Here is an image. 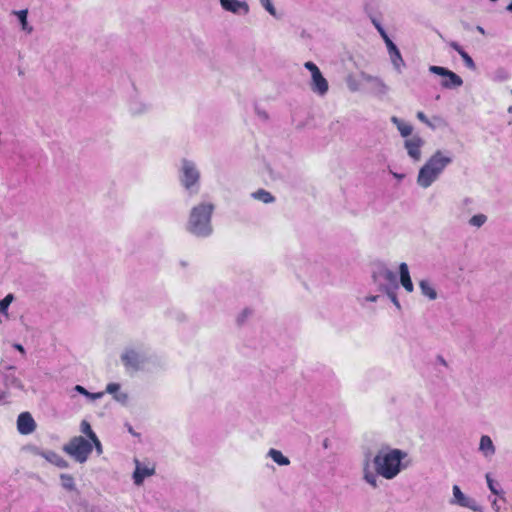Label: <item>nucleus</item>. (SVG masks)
<instances>
[{"mask_svg":"<svg viewBox=\"0 0 512 512\" xmlns=\"http://www.w3.org/2000/svg\"><path fill=\"white\" fill-rule=\"evenodd\" d=\"M419 288L421 294L429 300H436L438 297L437 291L433 283L428 279H422L419 281Z\"/></svg>","mask_w":512,"mask_h":512,"instance_id":"4be33fe9","label":"nucleus"},{"mask_svg":"<svg viewBox=\"0 0 512 512\" xmlns=\"http://www.w3.org/2000/svg\"><path fill=\"white\" fill-rule=\"evenodd\" d=\"M472 203H473V199H472V198H469V197H466V198H464V199L462 200L461 205H462L463 207H465V206H469V205H471Z\"/></svg>","mask_w":512,"mask_h":512,"instance_id":"79ce46f5","label":"nucleus"},{"mask_svg":"<svg viewBox=\"0 0 512 512\" xmlns=\"http://www.w3.org/2000/svg\"><path fill=\"white\" fill-rule=\"evenodd\" d=\"M417 118L423 122L424 124H426L427 126L431 127V128H434V126L431 124L430 120L427 118V116L422 112V111H419L417 112Z\"/></svg>","mask_w":512,"mask_h":512,"instance_id":"58836bf2","label":"nucleus"},{"mask_svg":"<svg viewBox=\"0 0 512 512\" xmlns=\"http://www.w3.org/2000/svg\"><path fill=\"white\" fill-rule=\"evenodd\" d=\"M61 485L64 489L73 491L75 490L74 478L69 474H61Z\"/></svg>","mask_w":512,"mask_h":512,"instance_id":"7c9ffc66","label":"nucleus"},{"mask_svg":"<svg viewBox=\"0 0 512 512\" xmlns=\"http://www.w3.org/2000/svg\"><path fill=\"white\" fill-rule=\"evenodd\" d=\"M127 109L131 116L139 117L147 114L151 110V105L138 93H135L130 96Z\"/></svg>","mask_w":512,"mask_h":512,"instance_id":"9b49d317","label":"nucleus"},{"mask_svg":"<svg viewBox=\"0 0 512 512\" xmlns=\"http://www.w3.org/2000/svg\"><path fill=\"white\" fill-rule=\"evenodd\" d=\"M260 5L274 18H278L274 0H259Z\"/></svg>","mask_w":512,"mask_h":512,"instance_id":"2f4dec72","label":"nucleus"},{"mask_svg":"<svg viewBox=\"0 0 512 512\" xmlns=\"http://www.w3.org/2000/svg\"><path fill=\"white\" fill-rule=\"evenodd\" d=\"M267 455L280 466H287L290 464V460L284 456L280 450L271 448Z\"/></svg>","mask_w":512,"mask_h":512,"instance_id":"a878e982","label":"nucleus"},{"mask_svg":"<svg viewBox=\"0 0 512 512\" xmlns=\"http://www.w3.org/2000/svg\"><path fill=\"white\" fill-rule=\"evenodd\" d=\"M80 431L86 435V437L88 438V440L94 438L96 435V433L92 430L91 428V425L88 421L86 420H82L81 423H80Z\"/></svg>","mask_w":512,"mask_h":512,"instance_id":"473e14b6","label":"nucleus"},{"mask_svg":"<svg viewBox=\"0 0 512 512\" xmlns=\"http://www.w3.org/2000/svg\"><path fill=\"white\" fill-rule=\"evenodd\" d=\"M393 176L398 179V180H402L405 175L404 174H399V173H393Z\"/></svg>","mask_w":512,"mask_h":512,"instance_id":"de8ad7c7","label":"nucleus"},{"mask_svg":"<svg viewBox=\"0 0 512 512\" xmlns=\"http://www.w3.org/2000/svg\"><path fill=\"white\" fill-rule=\"evenodd\" d=\"M34 454L45 458L48 462L54 464L59 468H67L68 462L54 451H43L38 448L34 449Z\"/></svg>","mask_w":512,"mask_h":512,"instance_id":"a211bd4d","label":"nucleus"},{"mask_svg":"<svg viewBox=\"0 0 512 512\" xmlns=\"http://www.w3.org/2000/svg\"><path fill=\"white\" fill-rule=\"evenodd\" d=\"M429 71L433 74L444 77L441 82V86L443 88L455 89L463 85L462 78L445 67L432 65L429 67Z\"/></svg>","mask_w":512,"mask_h":512,"instance_id":"9d476101","label":"nucleus"},{"mask_svg":"<svg viewBox=\"0 0 512 512\" xmlns=\"http://www.w3.org/2000/svg\"><path fill=\"white\" fill-rule=\"evenodd\" d=\"M256 112H257L259 117H261L263 119H267L268 118V114L265 111H262L260 109H256Z\"/></svg>","mask_w":512,"mask_h":512,"instance_id":"37998d69","label":"nucleus"},{"mask_svg":"<svg viewBox=\"0 0 512 512\" xmlns=\"http://www.w3.org/2000/svg\"><path fill=\"white\" fill-rule=\"evenodd\" d=\"M491 505H492V507H493L496 511H498V510H499V507H498V505H497V500H496V499H494V500L492 501Z\"/></svg>","mask_w":512,"mask_h":512,"instance_id":"8fccbe9b","label":"nucleus"},{"mask_svg":"<svg viewBox=\"0 0 512 512\" xmlns=\"http://www.w3.org/2000/svg\"><path fill=\"white\" fill-rule=\"evenodd\" d=\"M387 50L391 59V62L394 66V68L401 73L402 68L405 66V62L402 58V55L397 48V46L394 44V42L391 39H387Z\"/></svg>","mask_w":512,"mask_h":512,"instance_id":"dca6fc26","label":"nucleus"},{"mask_svg":"<svg viewBox=\"0 0 512 512\" xmlns=\"http://www.w3.org/2000/svg\"><path fill=\"white\" fill-rule=\"evenodd\" d=\"M452 494L449 504L467 508L474 512H484V509L479 502L475 498L464 494L458 485H453Z\"/></svg>","mask_w":512,"mask_h":512,"instance_id":"1a4fd4ad","label":"nucleus"},{"mask_svg":"<svg viewBox=\"0 0 512 512\" xmlns=\"http://www.w3.org/2000/svg\"><path fill=\"white\" fill-rule=\"evenodd\" d=\"M7 398V394L5 392H0V403H3Z\"/></svg>","mask_w":512,"mask_h":512,"instance_id":"49530a36","label":"nucleus"},{"mask_svg":"<svg viewBox=\"0 0 512 512\" xmlns=\"http://www.w3.org/2000/svg\"><path fill=\"white\" fill-rule=\"evenodd\" d=\"M223 10L235 15L245 16L250 12L249 4L242 0H219Z\"/></svg>","mask_w":512,"mask_h":512,"instance_id":"ddd939ff","label":"nucleus"},{"mask_svg":"<svg viewBox=\"0 0 512 512\" xmlns=\"http://www.w3.org/2000/svg\"><path fill=\"white\" fill-rule=\"evenodd\" d=\"M478 451L487 460H491L493 458L496 453V447L489 435L481 436Z\"/></svg>","mask_w":512,"mask_h":512,"instance_id":"f3484780","label":"nucleus"},{"mask_svg":"<svg viewBox=\"0 0 512 512\" xmlns=\"http://www.w3.org/2000/svg\"><path fill=\"white\" fill-rule=\"evenodd\" d=\"M506 10L512 12V0L511 3L506 7Z\"/></svg>","mask_w":512,"mask_h":512,"instance_id":"3c124183","label":"nucleus"},{"mask_svg":"<svg viewBox=\"0 0 512 512\" xmlns=\"http://www.w3.org/2000/svg\"><path fill=\"white\" fill-rule=\"evenodd\" d=\"M478 30H479V32H482V33L484 32L483 28H481V27H478Z\"/></svg>","mask_w":512,"mask_h":512,"instance_id":"864d4df0","label":"nucleus"},{"mask_svg":"<svg viewBox=\"0 0 512 512\" xmlns=\"http://www.w3.org/2000/svg\"><path fill=\"white\" fill-rule=\"evenodd\" d=\"M391 122L397 127L401 136L408 137L411 135L413 127L409 123L401 120L396 116L391 117Z\"/></svg>","mask_w":512,"mask_h":512,"instance_id":"b1692460","label":"nucleus"},{"mask_svg":"<svg viewBox=\"0 0 512 512\" xmlns=\"http://www.w3.org/2000/svg\"><path fill=\"white\" fill-rule=\"evenodd\" d=\"M14 14L18 18V20H19V22L21 24L22 30L25 31L26 33L30 34L33 31V28H32V26H30L28 24V21H27L28 12H27V10L15 11Z\"/></svg>","mask_w":512,"mask_h":512,"instance_id":"bb28decb","label":"nucleus"},{"mask_svg":"<svg viewBox=\"0 0 512 512\" xmlns=\"http://www.w3.org/2000/svg\"><path fill=\"white\" fill-rule=\"evenodd\" d=\"M375 26H376L378 32L380 33V35L382 36V38L384 39L385 44H387V39H390V38L387 35L386 31L383 29V27L380 24H375Z\"/></svg>","mask_w":512,"mask_h":512,"instance_id":"ea45409f","label":"nucleus"},{"mask_svg":"<svg viewBox=\"0 0 512 512\" xmlns=\"http://www.w3.org/2000/svg\"><path fill=\"white\" fill-rule=\"evenodd\" d=\"M379 299L378 295H370L365 298L366 301L369 302H376Z\"/></svg>","mask_w":512,"mask_h":512,"instance_id":"c03bdc74","label":"nucleus"},{"mask_svg":"<svg viewBox=\"0 0 512 512\" xmlns=\"http://www.w3.org/2000/svg\"><path fill=\"white\" fill-rule=\"evenodd\" d=\"M485 479L489 490L494 495L501 496L503 494V490L501 489L500 484L492 478L490 473H486Z\"/></svg>","mask_w":512,"mask_h":512,"instance_id":"cd10ccee","label":"nucleus"},{"mask_svg":"<svg viewBox=\"0 0 512 512\" xmlns=\"http://www.w3.org/2000/svg\"><path fill=\"white\" fill-rule=\"evenodd\" d=\"M425 141L418 135H414L404 142V147L409 157L414 161L418 162L421 160L422 152L421 149L424 146Z\"/></svg>","mask_w":512,"mask_h":512,"instance_id":"f8f14e48","label":"nucleus"},{"mask_svg":"<svg viewBox=\"0 0 512 512\" xmlns=\"http://www.w3.org/2000/svg\"><path fill=\"white\" fill-rule=\"evenodd\" d=\"M74 390L77 391L78 393L84 395L85 397L89 398L90 400H97V399H100L104 396V393L105 392H97V393H91L89 392L88 390H86L83 386L81 385H76L74 387Z\"/></svg>","mask_w":512,"mask_h":512,"instance_id":"c85d7f7f","label":"nucleus"},{"mask_svg":"<svg viewBox=\"0 0 512 512\" xmlns=\"http://www.w3.org/2000/svg\"><path fill=\"white\" fill-rule=\"evenodd\" d=\"M507 111H508L509 113H512V106H509V107H508V109H507Z\"/></svg>","mask_w":512,"mask_h":512,"instance_id":"603ef678","label":"nucleus"},{"mask_svg":"<svg viewBox=\"0 0 512 512\" xmlns=\"http://www.w3.org/2000/svg\"><path fill=\"white\" fill-rule=\"evenodd\" d=\"M90 442L92 443V446L95 448L97 455H101L103 453V447L102 444L97 436L90 439Z\"/></svg>","mask_w":512,"mask_h":512,"instance_id":"4c0bfd02","label":"nucleus"},{"mask_svg":"<svg viewBox=\"0 0 512 512\" xmlns=\"http://www.w3.org/2000/svg\"><path fill=\"white\" fill-rule=\"evenodd\" d=\"M63 451L82 464L88 460L93 446L90 440L83 436H74L63 446Z\"/></svg>","mask_w":512,"mask_h":512,"instance_id":"39448f33","label":"nucleus"},{"mask_svg":"<svg viewBox=\"0 0 512 512\" xmlns=\"http://www.w3.org/2000/svg\"><path fill=\"white\" fill-rule=\"evenodd\" d=\"M304 67L311 73L310 88L312 92L319 96L326 95L329 90V84L322 75L318 66L311 61H307L305 62Z\"/></svg>","mask_w":512,"mask_h":512,"instance_id":"6e6552de","label":"nucleus"},{"mask_svg":"<svg viewBox=\"0 0 512 512\" xmlns=\"http://www.w3.org/2000/svg\"><path fill=\"white\" fill-rule=\"evenodd\" d=\"M121 362L127 371H139L148 361V355L143 347H127L121 354Z\"/></svg>","mask_w":512,"mask_h":512,"instance_id":"0eeeda50","label":"nucleus"},{"mask_svg":"<svg viewBox=\"0 0 512 512\" xmlns=\"http://www.w3.org/2000/svg\"><path fill=\"white\" fill-rule=\"evenodd\" d=\"M36 428V423L30 413L23 412L18 416L17 429L20 434L28 435L31 434Z\"/></svg>","mask_w":512,"mask_h":512,"instance_id":"2eb2a0df","label":"nucleus"},{"mask_svg":"<svg viewBox=\"0 0 512 512\" xmlns=\"http://www.w3.org/2000/svg\"><path fill=\"white\" fill-rule=\"evenodd\" d=\"M487 219L488 218L485 214L480 213L472 216L468 223L472 227L480 228L487 222Z\"/></svg>","mask_w":512,"mask_h":512,"instance_id":"c756f323","label":"nucleus"},{"mask_svg":"<svg viewBox=\"0 0 512 512\" xmlns=\"http://www.w3.org/2000/svg\"><path fill=\"white\" fill-rule=\"evenodd\" d=\"M363 77L367 82L373 83V89H374L375 93H377L379 95H385L388 92L389 88L383 82L382 79L375 77V76H371V75H364Z\"/></svg>","mask_w":512,"mask_h":512,"instance_id":"5701e85b","label":"nucleus"},{"mask_svg":"<svg viewBox=\"0 0 512 512\" xmlns=\"http://www.w3.org/2000/svg\"><path fill=\"white\" fill-rule=\"evenodd\" d=\"M509 78V74L504 69H498L493 76V79L498 82L506 81Z\"/></svg>","mask_w":512,"mask_h":512,"instance_id":"e433bc0d","label":"nucleus"},{"mask_svg":"<svg viewBox=\"0 0 512 512\" xmlns=\"http://www.w3.org/2000/svg\"><path fill=\"white\" fill-rule=\"evenodd\" d=\"M372 281L378 290L385 293L392 289H399L397 275L384 264H378L373 268Z\"/></svg>","mask_w":512,"mask_h":512,"instance_id":"423d86ee","label":"nucleus"},{"mask_svg":"<svg viewBox=\"0 0 512 512\" xmlns=\"http://www.w3.org/2000/svg\"><path fill=\"white\" fill-rule=\"evenodd\" d=\"M452 162L453 157L449 151L437 150L420 168L417 176V184L421 188L427 189L439 179L446 167Z\"/></svg>","mask_w":512,"mask_h":512,"instance_id":"f03ea898","label":"nucleus"},{"mask_svg":"<svg viewBox=\"0 0 512 512\" xmlns=\"http://www.w3.org/2000/svg\"><path fill=\"white\" fill-rule=\"evenodd\" d=\"M251 197L265 204H270L275 201V197L265 189H258L251 194Z\"/></svg>","mask_w":512,"mask_h":512,"instance_id":"393cba45","label":"nucleus"},{"mask_svg":"<svg viewBox=\"0 0 512 512\" xmlns=\"http://www.w3.org/2000/svg\"><path fill=\"white\" fill-rule=\"evenodd\" d=\"M511 93H512V89H511Z\"/></svg>","mask_w":512,"mask_h":512,"instance_id":"5fc2aeb1","label":"nucleus"},{"mask_svg":"<svg viewBox=\"0 0 512 512\" xmlns=\"http://www.w3.org/2000/svg\"><path fill=\"white\" fill-rule=\"evenodd\" d=\"M214 205L210 202H202L195 205L189 214L186 229L192 235L199 238L209 237L213 232L211 217Z\"/></svg>","mask_w":512,"mask_h":512,"instance_id":"7ed1b4c3","label":"nucleus"},{"mask_svg":"<svg viewBox=\"0 0 512 512\" xmlns=\"http://www.w3.org/2000/svg\"><path fill=\"white\" fill-rule=\"evenodd\" d=\"M407 458L408 453L404 450L382 446L374 457L370 453L364 455L362 479L371 488L377 489L380 486L379 477L392 480L408 467Z\"/></svg>","mask_w":512,"mask_h":512,"instance_id":"f257e3e1","label":"nucleus"},{"mask_svg":"<svg viewBox=\"0 0 512 512\" xmlns=\"http://www.w3.org/2000/svg\"><path fill=\"white\" fill-rule=\"evenodd\" d=\"M14 348L20 351L22 354L25 353L24 347L21 344H14Z\"/></svg>","mask_w":512,"mask_h":512,"instance_id":"a18cd8bd","label":"nucleus"},{"mask_svg":"<svg viewBox=\"0 0 512 512\" xmlns=\"http://www.w3.org/2000/svg\"><path fill=\"white\" fill-rule=\"evenodd\" d=\"M4 384L7 387L24 389L22 381L15 375L14 367H9L3 375Z\"/></svg>","mask_w":512,"mask_h":512,"instance_id":"aec40b11","label":"nucleus"},{"mask_svg":"<svg viewBox=\"0 0 512 512\" xmlns=\"http://www.w3.org/2000/svg\"><path fill=\"white\" fill-rule=\"evenodd\" d=\"M348 86H349V89L351 91H356L357 90V86L354 83L349 82Z\"/></svg>","mask_w":512,"mask_h":512,"instance_id":"09e8293b","label":"nucleus"},{"mask_svg":"<svg viewBox=\"0 0 512 512\" xmlns=\"http://www.w3.org/2000/svg\"><path fill=\"white\" fill-rule=\"evenodd\" d=\"M397 290L398 289H392V290H389V291L385 292V294L391 300V302L396 307V309L397 310H401V304H400V302L398 300V297H397Z\"/></svg>","mask_w":512,"mask_h":512,"instance_id":"f704fd0d","label":"nucleus"},{"mask_svg":"<svg viewBox=\"0 0 512 512\" xmlns=\"http://www.w3.org/2000/svg\"><path fill=\"white\" fill-rule=\"evenodd\" d=\"M460 56L463 59L465 65L469 69L474 70L476 68L475 62L473 61V59L470 57V55L466 51L460 52Z\"/></svg>","mask_w":512,"mask_h":512,"instance_id":"c9c22d12","label":"nucleus"},{"mask_svg":"<svg viewBox=\"0 0 512 512\" xmlns=\"http://www.w3.org/2000/svg\"><path fill=\"white\" fill-rule=\"evenodd\" d=\"M399 281L408 293H412L414 291V285L410 277L409 268L405 262L399 265Z\"/></svg>","mask_w":512,"mask_h":512,"instance_id":"6ab92c4d","label":"nucleus"},{"mask_svg":"<svg viewBox=\"0 0 512 512\" xmlns=\"http://www.w3.org/2000/svg\"><path fill=\"white\" fill-rule=\"evenodd\" d=\"M180 185L189 195H196L201 187V172L197 164L189 159H182L179 167Z\"/></svg>","mask_w":512,"mask_h":512,"instance_id":"20e7f679","label":"nucleus"},{"mask_svg":"<svg viewBox=\"0 0 512 512\" xmlns=\"http://www.w3.org/2000/svg\"><path fill=\"white\" fill-rule=\"evenodd\" d=\"M449 46L454 49L459 55H460V52H464L465 50L455 41H451L449 43Z\"/></svg>","mask_w":512,"mask_h":512,"instance_id":"a19ab883","label":"nucleus"},{"mask_svg":"<svg viewBox=\"0 0 512 512\" xmlns=\"http://www.w3.org/2000/svg\"><path fill=\"white\" fill-rule=\"evenodd\" d=\"M168 315H169V317H171L172 319H175L178 322H184L187 319L186 314L176 308L170 309L168 311Z\"/></svg>","mask_w":512,"mask_h":512,"instance_id":"72a5a7b5","label":"nucleus"},{"mask_svg":"<svg viewBox=\"0 0 512 512\" xmlns=\"http://www.w3.org/2000/svg\"><path fill=\"white\" fill-rule=\"evenodd\" d=\"M105 392L113 395L115 401L125 404L128 401V394L120 391V384L108 383Z\"/></svg>","mask_w":512,"mask_h":512,"instance_id":"412c9836","label":"nucleus"},{"mask_svg":"<svg viewBox=\"0 0 512 512\" xmlns=\"http://www.w3.org/2000/svg\"><path fill=\"white\" fill-rule=\"evenodd\" d=\"M134 462L135 470L132 475L133 482L136 486H141L145 478L155 474V468L143 465L138 459H135Z\"/></svg>","mask_w":512,"mask_h":512,"instance_id":"4468645a","label":"nucleus"}]
</instances>
